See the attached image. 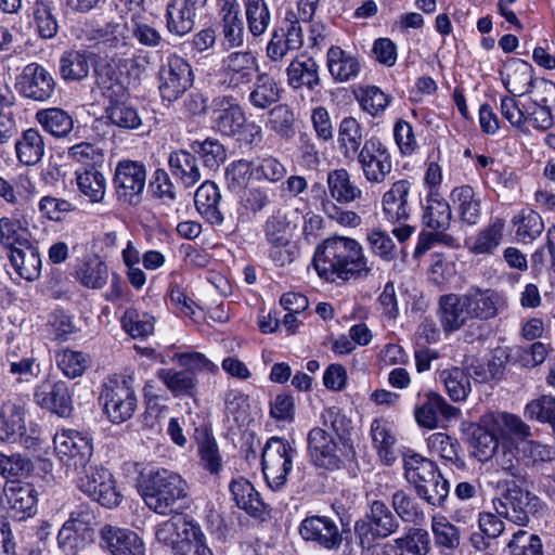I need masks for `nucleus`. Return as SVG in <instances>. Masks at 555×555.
<instances>
[{"instance_id": "nucleus-1", "label": "nucleus", "mask_w": 555, "mask_h": 555, "mask_svg": "<svg viewBox=\"0 0 555 555\" xmlns=\"http://www.w3.org/2000/svg\"><path fill=\"white\" fill-rule=\"evenodd\" d=\"M312 263L319 276L330 282L366 278L372 271L362 245L349 236L325 238L317 246Z\"/></svg>"}, {"instance_id": "nucleus-30", "label": "nucleus", "mask_w": 555, "mask_h": 555, "mask_svg": "<svg viewBox=\"0 0 555 555\" xmlns=\"http://www.w3.org/2000/svg\"><path fill=\"white\" fill-rule=\"evenodd\" d=\"M178 533L177 555H214L197 521L189 517H179Z\"/></svg>"}, {"instance_id": "nucleus-29", "label": "nucleus", "mask_w": 555, "mask_h": 555, "mask_svg": "<svg viewBox=\"0 0 555 555\" xmlns=\"http://www.w3.org/2000/svg\"><path fill=\"white\" fill-rule=\"evenodd\" d=\"M438 315L446 332L459 331L472 320L464 294L442 295L439 298Z\"/></svg>"}, {"instance_id": "nucleus-53", "label": "nucleus", "mask_w": 555, "mask_h": 555, "mask_svg": "<svg viewBox=\"0 0 555 555\" xmlns=\"http://www.w3.org/2000/svg\"><path fill=\"white\" fill-rule=\"evenodd\" d=\"M439 382L444 385L447 393L453 401L465 400L472 390L469 376L461 367L442 370L439 373Z\"/></svg>"}, {"instance_id": "nucleus-42", "label": "nucleus", "mask_w": 555, "mask_h": 555, "mask_svg": "<svg viewBox=\"0 0 555 555\" xmlns=\"http://www.w3.org/2000/svg\"><path fill=\"white\" fill-rule=\"evenodd\" d=\"M194 440L203 468L212 475L218 474L222 469V457L211 430L206 427L196 428Z\"/></svg>"}, {"instance_id": "nucleus-54", "label": "nucleus", "mask_w": 555, "mask_h": 555, "mask_svg": "<svg viewBox=\"0 0 555 555\" xmlns=\"http://www.w3.org/2000/svg\"><path fill=\"white\" fill-rule=\"evenodd\" d=\"M431 531L435 544L449 551L457 548L461 544V530L443 515L431 517Z\"/></svg>"}, {"instance_id": "nucleus-35", "label": "nucleus", "mask_w": 555, "mask_h": 555, "mask_svg": "<svg viewBox=\"0 0 555 555\" xmlns=\"http://www.w3.org/2000/svg\"><path fill=\"white\" fill-rule=\"evenodd\" d=\"M502 81L509 93L521 96L530 93L533 88V68L520 59H513L505 65Z\"/></svg>"}, {"instance_id": "nucleus-31", "label": "nucleus", "mask_w": 555, "mask_h": 555, "mask_svg": "<svg viewBox=\"0 0 555 555\" xmlns=\"http://www.w3.org/2000/svg\"><path fill=\"white\" fill-rule=\"evenodd\" d=\"M326 185L328 190L327 198L341 205H348L363 196L362 190L352 181L351 175L345 168L330 170L326 177Z\"/></svg>"}, {"instance_id": "nucleus-61", "label": "nucleus", "mask_w": 555, "mask_h": 555, "mask_svg": "<svg viewBox=\"0 0 555 555\" xmlns=\"http://www.w3.org/2000/svg\"><path fill=\"white\" fill-rule=\"evenodd\" d=\"M508 555H543V545L538 534L517 530L504 550Z\"/></svg>"}, {"instance_id": "nucleus-44", "label": "nucleus", "mask_w": 555, "mask_h": 555, "mask_svg": "<svg viewBox=\"0 0 555 555\" xmlns=\"http://www.w3.org/2000/svg\"><path fill=\"white\" fill-rule=\"evenodd\" d=\"M168 165L171 173L185 188H191L202 179V173L194 154L186 150H177L169 154Z\"/></svg>"}, {"instance_id": "nucleus-20", "label": "nucleus", "mask_w": 555, "mask_h": 555, "mask_svg": "<svg viewBox=\"0 0 555 555\" xmlns=\"http://www.w3.org/2000/svg\"><path fill=\"white\" fill-rule=\"evenodd\" d=\"M15 87L24 98L43 102L53 95L55 80L41 64L30 63L23 68Z\"/></svg>"}, {"instance_id": "nucleus-52", "label": "nucleus", "mask_w": 555, "mask_h": 555, "mask_svg": "<svg viewBox=\"0 0 555 555\" xmlns=\"http://www.w3.org/2000/svg\"><path fill=\"white\" fill-rule=\"evenodd\" d=\"M427 448L430 453L439 455L446 462L463 467L464 461L460 456L461 444L457 439L446 433H434L427 438Z\"/></svg>"}, {"instance_id": "nucleus-51", "label": "nucleus", "mask_w": 555, "mask_h": 555, "mask_svg": "<svg viewBox=\"0 0 555 555\" xmlns=\"http://www.w3.org/2000/svg\"><path fill=\"white\" fill-rule=\"evenodd\" d=\"M391 507L399 521L420 524L425 519V513L420 503L403 489L392 493Z\"/></svg>"}, {"instance_id": "nucleus-58", "label": "nucleus", "mask_w": 555, "mask_h": 555, "mask_svg": "<svg viewBox=\"0 0 555 555\" xmlns=\"http://www.w3.org/2000/svg\"><path fill=\"white\" fill-rule=\"evenodd\" d=\"M313 189H319L324 193V196L321 199V209L330 220L335 221L344 228L354 229L361 225V216L353 210H348L338 206V203L332 202V199L327 198V195L320 183L314 184Z\"/></svg>"}, {"instance_id": "nucleus-8", "label": "nucleus", "mask_w": 555, "mask_h": 555, "mask_svg": "<svg viewBox=\"0 0 555 555\" xmlns=\"http://www.w3.org/2000/svg\"><path fill=\"white\" fill-rule=\"evenodd\" d=\"M100 404L107 420L121 424L130 420L138 406V398L130 376H113L101 386Z\"/></svg>"}, {"instance_id": "nucleus-7", "label": "nucleus", "mask_w": 555, "mask_h": 555, "mask_svg": "<svg viewBox=\"0 0 555 555\" xmlns=\"http://www.w3.org/2000/svg\"><path fill=\"white\" fill-rule=\"evenodd\" d=\"M98 83L101 87L104 96L108 100L105 107V114L108 120L116 127L126 130H135L142 126L141 116L134 105L128 101L127 76H117L112 66L96 70Z\"/></svg>"}, {"instance_id": "nucleus-34", "label": "nucleus", "mask_w": 555, "mask_h": 555, "mask_svg": "<svg viewBox=\"0 0 555 555\" xmlns=\"http://www.w3.org/2000/svg\"><path fill=\"white\" fill-rule=\"evenodd\" d=\"M26 1L28 17L39 37L42 39L54 38L59 31V22L52 0H35L33 3L29 0Z\"/></svg>"}, {"instance_id": "nucleus-27", "label": "nucleus", "mask_w": 555, "mask_h": 555, "mask_svg": "<svg viewBox=\"0 0 555 555\" xmlns=\"http://www.w3.org/2000/svg\"><path fill=\"white\" fill-rule=\"evenodd\" d=\"M412 183L405 179L393 182L382 198L383 211L387 220L391 222H402L409 219L411 207L409 205V195Z\"/></svg>"}, {"instance_id": "nucleus-45", "label": "nucleus", "mask_w": 555, "mask_h": 555, "mask_svg": "<svg viewBox=\"0 0 555 555\" xmlns=\"http://www.w3.org/2000/svg\"><path fill=\"white\" fill-rule=\"evenodd\" d=\"M338 147L345 159L354 160L361 153L363 128L353 117H345L338 127Z\"/></svg>"}, {"instance_id": "nucleus-25", "label": "nucleus", "mask_w": 555, "mask_h": 555, "mask_svg": "<svg viewBox=\"0 0 555 555\" xmlns=\"http://www.w3.org/2000/svg\"><path fill=\"white\" fill-rule=\"evenodd\" d=\"M3 493L13 516L24 519L36 511L37 491L33 485L21 480H8Z\"/></svg>"}, {"instance_id": "nucleus-38", "label": "nucleus", "mask_w": 555, "mask_h": 555, "mask_svg": "<svg viewBox=\"0 0 555 555\" xmlns=\"http://www.w3.org/2000/svg\"><path fill=\"white\" fill-rule=\"evenodd\" d=\"M326 62L331 76L338 82H347L356 78L361 70L358 56L337 46L328 49Z\"/></svg>"}, {"instance_id": "nucleus-55", "label": "nucleus", "mask_w": 555, "mask_h": 555, "mask_svg": "<svg viewBox=\"0 0 555 555\" xmlns=\"http://www.w3.org/2000/svg\"><path fill=\"white\" fill-rule=\"evenodd\" d=\"M157 376L175 397L192 396L197 385L194 375L185 370L162 369L157 372Z\"/></svg>"}, {"instance_id": "nucleus-64", "label": "nucleus", "mask_w": 555, "mask_h": 555, "mask_svg": "<svg viewBox=\"0 0 555 555\" xmlns=\"http://www.w3.org/2000/svg\"><path fill=\"white\" fill-rule=\"evenodd\" d=\"M525 416L543 424H548L555 434V398L553 396H540L531 400L525 408Z\"/></svg>"}, {"instance_id": "nucleus-2", "label": "nucleus", "mask_w": 555, "mask_h": 555, "mask_svg": "<svg viewBox=\"0 0 555 555\" xmlns=\"http://www.w3.org/2000/svg\"><path fill=\"white\" fill-rule=\"evenodd\" d=\"M498 489L500 491L492 499L494 513H480L478 518L480 530L490 539H495L504 532L503 519L518 527H528L544 507L543 501L533 491H524L515 485L512 488Z\"/></svg>"}, {"instance_id": "nucleus-46", "label": "nucleus", "mask_w": 555, "mask_h": 555, "mask_svg": "<svg viewBox=\"0 0 555 555\" xmlns=\"http://www.w3.org/2000/svg\"><path fill=\"white\" fill-rule=\"evenodd\" d=\"M514 237L518 243H531L538 238L544 230L541 216L532 209H521L511 220Z\"/></svg>"}, {"instance_id": "nucleus-24", "label": "nucleus", "mask_w": 555, "mask_h": 555, "mask_svg": "<svg viewBox=\"0 0 555 555\" xmlns=\"http://www.w3.org/2000/svg\"><path fill=\"white\" fill-rule=\"evenodd\" d=\"M206 5L194 0H170L166 7V26L170 34L182 37L195 26V17Z\"/></svg>"}, {"instance_id": "nucleus-14", "label": "nucleus", "mask_w": 555, "mask_h": 555, "mask_svg": "<svg viewBox=\"0 0 555 555\" xmlns=\"http://www.w3.org/2000/svg\"><path fill=\"white\" fill-rule=\"evenodd\" d=\"M146 168L137 160H120L114 176V186L118 201L126 205H138L145 189Z\"/></svg>"}, {"instance_id": "nucleus-4", "label": "nucleus", "mask_w": 555, "mask_h": 555, "mask_svg": "<svg viewBox=\"0 0 555 555\" xmlns=\"http://www.w3.org/2000/svg\"><path fill=\"white\" fill-rule=\"evenodd\" d=\"M528 434L529 425L519 416L508 412L491 413L481 416L478 424H470L468 444L472 455L486 463L500 453L499 436L505 441L509 436Z\"/></svg>"}, {"instance_id": "nucleus-50", "label": "nucleus", "mask_w": 555, "mask_h": 555, "mask_svg": "<svg viewBox=\"0 0 555 555\" xmlns=\"http://www.w3.org/2000/svg\"><path fill=\"white\" fill-rule=\"evenodd\" d=\"M28 223L16 216L0 218V245L8 251L30 242Z\"/></svg>"}, {"instance_id": "nucleus-57", "label": "nucleus", "mask_w": 555, "mask_h": 555, "mask_svg": "<svg viewBox=\"0 0 555 555\" xmlns=\"http://www.w3.org/2000/svg\"><path fill=\"white\" fill-rule=\"evenodd\" d=\"M191 150L203 160L204 166L209 170H217L227 159L224 146L212 138L204 141H194Z\"/></svg>"}, {"instance_id": "nucleus-15", "label": "nucleus", "mask_w": 555, "mask_h": 555, "mask_svg": "<svg viewBox=\"0 0 555 555\" xmlns=\"http://www.w3.org/2000/svg\"><path fill=\"white\" fill-rule=\"evenodd\" d=\"M259 72L258 60L250 51H234L224 56L219 69L220 82L236 90L249 85Z\"/></svg>"}, {"instance_id": "nucleus-28", "label": "nucleus", "mask_w": 555, "mask_h": 555, "mask_svg": "<svg viewBox=\"0 0 555 555\" xmlns=\"http://www.w3.org/2000/svg\"><path fill=\"white\" fill-rule=\"evenodd\" d=\"M10 264L22 279L33 282L40 278L42 261L39 248L30 241L8 251Z\"/></svg>"}, {"instance_id": "nucleus-6", "label": "nucleus", "mask_w": 555, "mask_h": 555, "mask_svg": "<svg viewBox=\"0 0 555 555\" xmlns=\"http://www.w3.org/2000/svg\"><path fill=\"white\" fill-rule=\"evenodd\" d=\"M189 495V485L178 473L166 468L151 470L143 477L142 498L146 506L159 514L177 513L180 501Z\"/></svg>"}, {"instance_id": "nucleus-41", "label": "nucleus", "mask_w": 555, "mask_h": 555, "mask_svg": "<svg viewBox=\"0 0 555 555\" xmlns=\"http://www.w3.org/2000/svg\"><path fill=\"white\" fill-rule=\"evenodd\" d=\"M451 199L462 222L478 223L481 216V199L470 185H461L451 192Z\"/></svg>"}, {"instance_id": "nucleus-39", "label": "nucleus", "mask_w": 555, "mask_h": 555, "mask_svg": "<svg viewBox=\"0 0 555 555\" xmlns=\"http://www.w3.org/2000/svg\"><path fill=\"white\" fill-rule=\"evenodd\" d=\"M403 469L404 478L414 487L415 492L424 494L423 482L425 483L430 478H438L440 472L434 461L416 453L404 455Z\"/></svg>"}, {"instance_id": "nucleus-63", "label": "nucleus", "mask_w": 555, "mask_h": 555, "mask_svg": "<svg viewBox=\"0 0 555 555\" xmlns=\"http://www.w3.org/2000/svg\"><path fill=\"white\" fill-rule=\"evenodd\" d=\"M371 436L380 459L386 464H391L395 461L392 448L396 439L387 424L382 420H374L371 424Z\"/></svg>"}, {"instance_id": "nucleus-33", "label": "nucleus", "mask_w": 555, "mask_h": 555, "mask_svg": "<svg viewBox=\"0 0 555 555\" xmlns=\"http://www.w3.org/2000/svg\"><path fill=\"white\" fill-rule=\"evenodd\" d=\"M452 212L449 203L438 190H429L426 203L423 205V224L437 233H443L450 228Z\"/></svg>"}, {"instance_id": "nucleus-13", "label": "nucleus", "mask_w": 555, "mask_h": 555, "mask_svg": "<svg viewBox=\"0 0 555 555\" xmlns=\"http://www.w3.org/2000/svg\"><path fill=\"white\" fill-rule=\"evenodd\" d=\"M158 77L160 95L168 102L178 100L193 85L191 65L176 53L162 62Z\"/></svg>"}, {"instance_id": "nucleus-56", "label": "nucleus", "mask_w": 555, "mask_h": 555, "mask_svg": "<svg viewBox=\"0 0 555 555\" xmlns=\"http://www.w3.org/2000/svg\"><path fill=\"white\" fill-rule=\"evenodd\" d=\"M77 278L86 287L102 288L107 282L108 268L98 256H90L77 270Z\"/></svg>"}, {"instance_id": "nucleus-17", "label": "nucleus", "mask_w": 555, "mask_h": 555, "mask_svg": "<svg viewBox=\"0 0 555 555\" xmlns=\"http://www.w3.org/2000/svg\"><path fill=\"white\" fill-rule=\"evenodd\" d=\"M266 243L269 246V256L278 266L293 262L295 258L292 235L288 222L281 215L270 216L263 224Z\"/></svg>"}, {"instance_id": "nucleus-59", "label": "nucleus", "mask_w": 555, "mask_h": 555, "mask_svg": "<svg viewBox=\"0 0 555 555\" xmlns=\"http://www.w3.org/2000/svg\"><path fill=\"white\" fill-rule=\"evenodd\" d=\"M121 325L132 338H144L154 332L155 319L147 312L130 308L125 311Z\"/></svg>"}, {"instance_id": "nucleus-12", "label": "nucleus", "mask_w": 555, "mask_h": 555, "mask_svg": "<svg viewBox=\"0 0 555 555\" xmlns=\"http://www.w3.org/2000/svg\"><path fill=\"white\" fill-rule=\"evenodd\" d=\"M364 180L371 185L385 183L392 171L391 154L378 138L364 141L361 153L356 157Z\"/></svg>"}, {"instance_id": "nucleus-10", "label": "nucleus", "mask_w": 555, "mask_h": 555, "mask_svg": "<svg viewBox=\"0 0 555 555\" xmlns=\"http://www.w3.org/2000/svg\"><path fill=\"white\" fill-rule=\"evenodd\" d=\"M296 450L284 438L271 437L266 442L261 454L264 479L273 491L286 485L287 476L293 469Z\"/></svg>"}, {"instance_id": "nucleus-18", "label": "nucleus", "mask_w": 555, "mask_h": 555, "mask_svg": "<svg viewBox=\"0 0 555 555\" xmlns=\"http://www.w3.org/2000/svg\"><path fill=\"white\" fill-rule=\"evenodd\" d=\"M299 533L305 541L327 551L338 550L344 541L343 530L327 516H307L299 526Z\"/></svg>"}, {"instance_id": "nucleus-3", "label": "nucleus", "mask_w": 555, "mask_h": 555, "mask_svg": "<svg viewBox=\"0 0 555 555\" xmlns=\"http://www.w3.org/2000/svg\"><path fill=\"white\" fill-rule=\"evenodd\" d=\"M531 436L529 427L527 436H509L502 441L495 461L505 478L498 482V487L512 488L515 485L524 491H531L528 487L530 477L527 469L552 459L551 450L530 439Z\"/></svg>"}, {"instance_id": "nucleus-19", "label": "nucleus", "mask_w": 555, "mask_h": 555, "mask_svg": "<svg viewBox=\"0 0 555 555\" xmlns=\"http://www.w3.org/2000/svg\"><path fill=\"white\" fill-rule=\"evenodd\" d=\"M212 128L222 135L233 138L246 121V116L237 101L230 95L212 99L209 106Z\"/></svg>"}, {"instance_id": "nucleus-23", "label": "nucleus", "mask_w": 555, "mask_h": 555, "mask_svg": "<svg viewBox=\"0 0 555 555\" xmlns=\"http://www.w3.org/2000/svg\"><path fill=\"white\" fill-rule=\"evenodd\" d=\"M460 413V409L449 404L441 395L429 392L426 400L415 408L414 416L421 427L435 429L440 426L441 420L457 418Z\"/></svg>"}, {"instance_id": "nucleus-9", "label": "nucleus", "mask_w": 555, "mask_h": 555, "mask_svg": "<svg viewBox=\"0 0 555 555\" xmlns=\"http://www.w3.org/2000/svg\"><path fill=\"white\" fill-rule=\"evenodd\" d=\"M367 506L365 517L354 522L360 546H370L376 540L395 534L400 528V521L384 501L372 500Z\"/></svg>"}, {"instance_id": "nucleus-22", "label": "nucleus", "mask_w": 555, "mask_h": 555, "mask_svg": "<svg viewBox=\"0 0 555 555\" xmlns=\"http://www.w3.org/2000/svg\"><path fill=\"white\" fill-rule=\"evenodd\" d=\"M100 546L112 555H145L144 542L134 531L112 525L100 529Z\"/></svg>"}, {"instance_id": "nucleus-26", "label": "nucleus", "mask_w": 555, "mask_h": 555, "mask_svg": "<svg viewBox=\"0 0 555 555\" xmlns=\"http://www.w3.org/2000/svg\"><path fill=\"white\" fill-rule=\"evenodd\" d=\"M308 450L314 465L326 469L339 467L337 444L324 429L317 427L309 431Z\"/></svg>"}, {"instance_id": "nucleus-32", "label": "nucleus", "mask_w": 555, "mask_h": 555, "mask_svg": "<svg viewBox=\"0 0 555 555\" xmlns=\"http://www.w3.org/2000/svg\"><path fill=\"white\" fill-rule=\"evenodd\" d=\"M287 83L291 88L313 91L320 86L319 65L311 56H296L286 68Z\"/></svg>"}, {"instance_id": "nucleus-37", "label": "nucleus", "mask_w": 555, "mask_h": 555, "mask_svg": "<svg viewBox=\"0 0 555 555\" xmlns=\"http://www.w3.org/2000/svg\"><path fill=\"white\" fill-rule=\"evenodd\" d=\"M221 193L212 181H205L196 190L194 203L197 211L210 224L220 225L223 222V215L220 209Z\"/></svg>"}, {"instance_id": "nucleus-36", "label": "nucleus", "mask_w": 555, "mask_h": 555, "mask_svg": "<svg viewBox=\"0 0 555 555\" xmlns=\"http://www.w3.org/2000/svg\"><path fill=\"white\" fill-rule=\"evenodd\" d=\"M230 490L238 508L244 509L255 518L263 519L268 514V506L260 499V494L245 478L232 480Z\"/></svg>"}, {"instance_id": "nucleus-62", "label": "nucleus", "mask_w": 555, "mask_h": 555, "mask_svg": "<svg viewBox=\"0 0 555 555\" xmlns=\"http://www.w3.org/2000/svg\"><path fill=\"white\" fill-rule=\"evenodd\" d=\"M504 228V220L495 218L487 228L478 233L472 250L475 254H491L501 244Z\"/></svg>"}, {"instance_id": "nucleus-40", "label": "nucleus", "mask_w": 555, "mask_h": 555, "mask_svg": "<svg viewBox=\"0 0 555 555\" xmlns=\"http://www.w3.org/2000/svg\"><path fill=\"white\" fill-rule=\"evenodd\" d=\"M464 296L472 320L493 319L503 306L500 295L492 291L470 289Z\"/></svg>"}, {"instance_id": "nucleus-48", "label": "nucleus", "mask_w": 555, "mask_h": 555, "mask_svg": "<svg viewBox=\"0 0 555 555\" xmlns=\"http://www.w3.org/2000/svg\"><path fill=\"white\" fill-rule=\"evenodd\" d=\"M15 152L23 165L38 164L44 155V142L40 132L35 128L23 131L21 139L15 142Z\"/></svg>"}, {"instance_id": "nucleus-43", "label": "nucleus", "mask_w": 555, "mask_h": 555, "mask_svg": "<svg viewBox=\"0 0 555 555\" xmlns=\"http://www.w3.org/2000/svg\"><path fill=\"white\" fill-rule=\"evenodd\" d=\"M92 54L87 50H66L60 56L59 73L65 81H81L88 77Z\"/></svg>"}, {"instance_id": "nucleus-47", "label": "nucleus", "mask_w": 555, "mask_h": 555, "mask_svg": "<svg viewBox=\"0 0 555 555\" xmlns=\"http://www.w3.org/2000/svg\"><path fill=\"white\" fill-rule=\"evenodd\" d=\"M248 95L249 103L258 109H266L281 98V90L275 79L267 73H258Z\"/></svg>"}, {"instance_id": "nucleus-11", "label": "nucleus", "mask_w": 555, "mask_h": 555, "mask_svg": "<svg viewBox=\"0 0 555 555\" xmlns=\"http://www.w3.org/2000/svg\"><path fill=\"white\" fill-rule=\"evenodd\" d=\"M75 470L77 487L93 501L109 508L120 503L121 495L116 490L113 475L106 468L88 463Z\"/></svg>"}, {"instance_id": "nucleus-21", "label": "nucleus", "mask_w": 555, "mask_h": 555, "mask_svg": "<svg viewBox=\"0 0 555 555\" xmlns=\"http://www.w3.org/2000/svg\"><path fill=\"white\" fill-rule=\"evenodd\" d=\"M34 399L40 408L61 417H69L74 410L73 395L69 385L64 380L46 379L41 382L35 388Z\"/></svg>"}, {"instance_id": "nucleus-16", "label": "nucleus", "mask_w": 555, "mask_h": 555, "mask_svg": "<svg viewBox=\"0 0 555 555\" xmlns=\"http://www.w3.org/2000/svg\"><path fill=\"white\" fill-rule=\"evenodd\" d=\"M54 450L57 456L68 466L75 469L88 464L92 456L93 447L91 439L73 429H62L54 435Z\"/></svg>"}, {"instance_id": "nucleus-49", "label": "nucleus", "mask_w": 555, "mask_h": 555, "mask_svg": "<svg viewBox=\"0 0 555 555\" xmlns=\"http://www.w3.org/2000/svg\"><path fill=\"white\" fill-rule=\"evenodd\" d=\"M36 120L55 138H66L74 128L73 117L62 108L50 107L36 113Z\"/></svg>"}, {"instance_id": "nucleus-60", "label": "nucleus", "mask_w": 555, "mask_h": 555, "mask_svg": "<svg viewBox=\"0 0 555 555\" xmlns=\"http://www.w3.org/2000/svg\"><path fill=\"white\" fill-rule=\"evenodd\" d=\"M245 15L250 34L255 37L266 33L271 14L264 0H244Z\"/></svg>"}, {"instance_id": "nucleus-5", "label": "nucleus", "mask_w": 555, "mask_h": 555, "mask_svg": "<svg viewBox=\"0 0 555 555\" xmlns=\"http://www.w3.org/2000/svg\"><path fill=\"white\" fill-rule=\"evenodd\" d=\"M93 34L99 51L109 61L102 69L112 66L120 76H127L129 82H139L145 67L139 56L127 57L133 47L128 23L119 17L98 27Z\"/></svg>"}]
</instances>
